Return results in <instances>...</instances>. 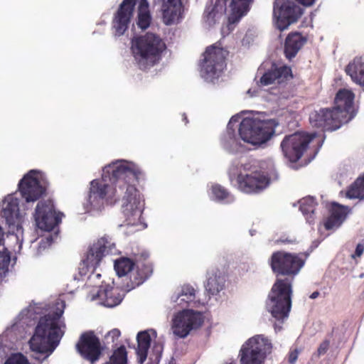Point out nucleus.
<instances>
[{"label": "nucleus", "mask_w": 364, "mask_h": 364, "mask_svg": "<svg viewBox=\"0 0 364 364\" xmlns=\"http://www.w3.org/2000/svg\"><path fill=\"white\" fill-rule=\"evenodd\" d=\"M140 174L139 168L132 162L121 160L105 166L101 179L90 182V191L83 207L85 212L99 213L106 205L115 204L122 197L124 226L141 225L144 200L134 183Z\"/></svg>", "instance_id": "obj_1"}, {"label": "nucleus", "mask_w": 364, "mask_h": 364, "mask_svg": "<svg viewBox=\"0 0 364 364\" xmlns=\"http://www.w3.org/2000/svg\"><path fill=\"white\" fill-rule=\"evenodd\" d=\"M65 302L55 312L41 317L29 341L31 357L42 363L58 346L64 332L61 330L65 325L61 320L64 312Z\"/></svg>", "instance_id": "obj_2"}, {"label": "nucleus", "mask_w": 364, "mask_h": 364, "mask_svg": "<svg viewBox=\"0 0 364 364\" xmlns=\"http://www.w3.org/2000/svg\"><path fill=\"white\" fill-rule=\"evenodd\" d=\"M231 181L236 179L237 188L246 193H259L266 188L270 181L277 180L278 173L272 160L261 162L244 163L238 159L232 161L229 168Z\"/></svg>", "instance_id": "obj_3"}, {"label": "nucleus", "mask_w": 364, "mask_h": 364, "mask_svg": "<svg viewBox=\"0 0 364 364\" xmlns=\"http://www.w3.org/2000/svg\"><path fill=\"white\" fill-rule=\"evenodd\" d=\"M293 278L277 279L269 293L266 307L278 323H274L276 331L282 329L281 324L289 316L291 307Z\"/></svg>", "instance_id": "obj_4"}, {"label": "nucleus", "mask_w": 364, "mask_h": 364, "mask_svg": "<svg viewBox=\"0 0 364 364\" xmlns=\"http://www.w3.org/2000/svg\"><path fill=\"white\" fill-rule=\"evenodd\" d=\"M132 52L141 70H145L159 63L166 46L156 34L147 33L132 39Z\"/></svg>", "instance_id": "obj_5"}, {"label": "nucleus", "mask_w": 364, "mask_h": 364, "mask_svg": "<svg viewBox=\"0 0 364 364\" xmlns=\"http://www.w3.org/2000/svg\"><path fill=\"white\" fill-rule=\"evenodd\" d=\"M278 124L275 119L245 117L240 122L238 132L241 139L245 142L261 145L272 138Z\"/></svg>", "instance_id": "obj_6"}, {"label": "nucleus", "mask_w": 364, "mask_h": 364, "mask_svg": "<svg viewBox=\"0 0 364 364\" xmlns=\"http://www.w3.org/2000/svg\"><path fill=\"white\" fill-rule=\"evenodd\" d=\"M117 252L115 244L108 237H102L91 245L87 252L86 257L82 259L79 267L78 275L73 276L74 280L80 281L87 274L91 269L95 271L100 265L103 257L106 255L115 254Z\"/></svg>", "instance_id": "obj_7"}, {"label": "nucleus", "mask_w": 364, "mask_h": 364, "mask_svg": "<svg viewBox=\"0 0 364 364\" xmlns=\"http://www.w3.org/2000/svg\"><path fill=\"white\" fill-rule=\"evenodd\" d=\"M228 51L215 45L208 47L203 53L200 73L207 82H213L220 77L226 67L225 58Z\"/></svg>", "instance_id": "obj_8"}, {"label": "nucleus", "mask_w": 364, "mask_h": 364, "mask_svg": "<svg viewBox=\"0 0 364 364\" xmlns=\"http://www.w3.org/2000/svg\"><path fill=\"white\" fill-rule=\"evenodd\" d=\"M48 181L44 173L31 170L20 180L18 191L26 204L38 200L46 191Z\"/></svg>", "instance_id": "obj_9"}, {"label": "nucleus", "mask_w": 364, "mask_h": 364, "mask_svg": "<svg viewBox=\"0 0 364 364\" xmlns=\"http://www.w3.org/2000/svg\"><path fill=\"white\" fill-rule=\"evenodd\" d=\"M272 347L270 341L262 335L249 338L240 350L241 364H262Z\"/></svg>", "instance_id": "obj_10"}, {"label": "nucleus", "mask_w": 364, "mask_h": 364, "mask_svg": "<svg viewBox=\"0 0 364 364\" xmlns=\"http://www.w3.org/2000/svg\"><path fill=\"white\" fill-rule=\"evenodd\" d=\"M316 134L295 132L286 136L282 141L280 147L285 158L291 162L299 160L309 143L316 137Z\"/></svg>", "instance_id": "obj_11"}, {"label": "nucleus", "mask_w": 364, "mask_h": 364, "mask_svg": "<svg viewBox=\"0 0 364 364\" xmlns=\"http://www.w3.org/2000/svg\"><path fill=\"white\" fill-rule=\"evenodd\" d=\"M1 216L8 225V233L16 236L19 241L23 237L22 223L23 215L19 211V200L12 195H8L3 202Z\"/></svg>", "instance_id": "obj_12"}, {"label": "nucleus", "mask_w": 364, "mask_h": 364, "mask_svg": "<svg viewBox=\"0 0 364 364\" xmlns=\"http://www.w3.org/2000/svg\"><path fill=\"white\" fill-rule=\"evenodd\" d=\"M304 264V261L295 254L279 251L273 253L271 257V267L274 273L292 276L291 278L293 279Z\"/></svg>", "instance_id": "obj_13"}, {"label": "nucleus", "mask_w": 364, "mask_h": 364, "mask_svg": "<svg viewBox=\"0 0 364 364\" xmlns=\"http://www.w3.org/2000/svg\"><path fill=\"white\" fill-rule=\"evenodd\" d=\"M273 14L278 29L284 31L298 21L303 9L291 0H274Z\"/></svg>", "instance_id": "obj_14"}, {"label": "nucleus", "mask_w": 364, "mask_h": 364, "mask_svg": "<svg viewBox=\"0 0 364 364\" xmlns=\"http://www.w3.org/2000/svg\"><path fill=\"white\" fill-rule=\"evenodd\" d=\"M60 215L63 213H56L52 200H40L34 213L36 225L39 229L50 232L60 223Z\"/></svg>", "instance_id": "obj_15"}, {"label": "nucleus", "mask_w": 364, "mask_h": 364, "mask_svg": "<svg viewBox=\"0 0 364 364\" xmlns=\"http://www.w3.org/2000/svg\"><path fill=\"white\" fill-rule=\"evenodd\" d=\"M203 322L200 313L193 310H183L173 320V333L179 338H185L192 329L199 328Z\"/></svg>", "instance_id": "obj_16"}, {"label": "nucleus", "mask_w": 364, "mask_h": 364, "mask_svg": "<svg viewBox=\"0 0 364 364\" xmlns=\"http://www.w3.org/2000/svg\"><path fill=\"white\" fill-rule=\"evenodd\" d=\"M309 122L314 127L322 128L327 131H335L343 124L342 118H340L332 108L314 110L309 114Z\"/></svg>", "instance_id": "obj_17"}, {"label": "nucleus", "mask_w": 364, "mask_h": 364, "mask_svg": "<svg viewBox=\"0 0 364 364\" xmlns=\"http://www.w3.org/2000/svg\"><path fill=\"white\" fill-rule=\"evenodd\" d=\"M258 72L262 73L259 82L261 86L272 85L275 81L281 83L284 80L292 77L291 70L289 67L278 66L276 63L272 62H266L262 64L258 69Z\"/></svg>", "instance_id": "obj_18"}, {"label": "nucleus", "mask_w": 364, "mask_h": 364, "mask_svg": "<svg viewBox=\"0 0 364 364\" xmlns=\"http://www.w3.org/2000/svg\"><path fill=\"white\" fill-rule=\"evenodd\" d=\"M355 95L346 89L340 90L334 99L335 106L332 108L343 124L348 123L356 115V110L353 106Z\"/></svg>", "instance_id": "obj_19"}, {"label": "nucleus", "mask_w": 364, "mask_h": 364, "mask_svg": "<svg viewBox=\"0 0 364 364\" xmlns=\"http://www.w3.org/2000/svg\"><path fill=\"white\" fill-rule=\"evenodd\" d=\"M75 347L84 359L92 363L99 359L101 354L100 339L92 331L83 333Z\"/></svg>", "instance_id": "obj_20"}, {"label": "nucleus", "mask_w": 364, "mask_h": 364, "mask_svg": "<svg viewBox=\"0 0 364 364\" xmlns=\"http://www.w3.org/2000/svg\"><path fill=\"white\" fill-rule=\"evenodd\" d=\"M136 0H123L112 21L114 35L122 36L128 28Z\"/></svg>", "instance_id": "obj_21"}, {"label": "nucleus", "mask_w": 364, "mask_h": 364, "mask_svg": "<svg viewBox=\"0 0 364 364\" xmlns=\"http://www.w3.org/2000/svg\"><path fill=\"white\" fill-rule=\"evenodd\" d=\"M124 294H121L117 289L109 285H101L95 293L92 294V299H99L101 304L109 308L119 305L123 300Z\"/></svg>", "instance_id": "obj_22"}, {"label": "nucleus", "mask_w": 364, "mask_h": 364, "mask_svg": "<svg viewBox=\"0 0 364 364\" xmlns=\"http://www.w3.org/2000/svg\"><path fill=\"white\" fill-rule=\"evenodd\" d=\"M154 3L161 4V11L166 25L173 24L180 17L183 9L181 0H154Z\"/></svg>", "instance_id": "obj_23"}, {"label": "nucleus", "mask_w": 364, "mask_h": 364, "mask_svg": "<svg viewBox=\"0 0 364 364\" xmlns=\"http://www.w3.org/2000/svg\"><path fill=\"white\" fill-rule=\"evenodd\" d=\"M227 10V0H210V4L207 5L203 13L205 24L211 27L219 23Z\"/></svg>", "instance_id": "obj_24"}, {"label": "nucleus", "mask_w": 364, "mask_h": 364, "mask_svg": "<svg viewBox=\"0 0 364 364\" xmlns=\"http://www.w3.org/2000/svg\"><path fill=\"white\" fill-rule=\"evenodd\" d=\"M196 290L190 284H185L178 287L171 297V301L174 306H178L183 310L189 306H193L195 304Z\"/></svg>", "instance_id": "obj_25"}, {"label": "nucleus", "mask_w": 364, "mask_h": 364, "mask_svg": "<svg viewBox=\"0 0 364 364\" xmlns=\"http://www.w3.org/2000/svg\"><path fill=\"white\" fill-rule=\"evenodd\" d=\"M351 209L348 206L341 205L337 203H333L330 215L324 222V227L327 230L338 229L346 220L347 215Z\"/></svg>", "instance_id": "obj_26"}, {"label": "nucleus", "mask_w": 364, "mask_h": 364, "mask_svg": "<svg viewBox=\"0 0 364 364\" xmlns=\"http://www.w3.org/2000/svg\"><path fill=\"white\" fill-rule=\"evenodd\" d=\"M225 277L218 269L208 270L205 283V291L210 296L217 295L225 287Z\"/></svg>", "instance_id": "obj_27"}, {"label": "nucleus", "mask_w": 364, "mask_h": 364, "mask_svg": "<svg viewBox=\"0 0 364 364\" xmlns=\"http://www.w3.org/2000/svg\"><path fill=\"white\" fill-rule=\"evenodd\" d=\"M251 1L252 0H231L229 5L230 10L228 25L229 30H232L233 25L247 13Z\"/></svg>", "instance_id": "obj_28"}, {"label": "nucleus", "mask_w": 364, "mask_h": 364, "mask_svg": "<svg viewBox=\"0 0 364 364\" xmlns=\"http://www.w3.org/2000/svg\"><path fill=\"white\" fill-rule=\"evenodd\" d=\"M306 38L299 33H293L287 36L284 43V54L286 58L291 60L306 43Z\"/></svg>", "instance_id": "obj_29"}, {"label": "nucleus", "mask_w": 364, "mask_h": 364, "mask_svg": "<svg viewBox=\"0 0 364 364\" xmlns=\"http://www.w3.org/2000/svg\"><path fill=\"white\" fill-rule=\"evenodd\" d=\"M150 332L156 336V331L153 329L140 331L136 336L137 349L136 354L139 363H143L146 358L148 350L151 346V337Z\"/></svg>", "instance_id": "obj_30"}, {"label": "nucleus", "mask_w": 364, "mask_h": 364, "mask_svg": "<svg viewBox=\"0 0 364 364\" xmlns=\"http://www.w3.org/2000/svg\"><path fill=\"white\" fill-rule=\"evenodd\" d=\"M346 73L352 80L360 86H364V58L356 57L346 66Z\"/></svg>", "instance_id": "obj_31"}, {"label": "nucleus", "mask_w": 364, "mask_h": 364, "mask_svg": "<svg viewBox=\"0 0 364 364\" xmlns=\"http://www.w3.org/2000/svg\"><path fill=\"white\" fill-rule=\"evenodd\" d=\"M151 274L152 269L151 266L143 264L141 267H139V264H137L136 272H132L130 275V284H127V291H129L143 284Z\"/></svg>", "instance_id": "obj_32"}, {"label": "nucleus", "mask_w": 364, "mask_h": 364, "mask_svg": "<svg viewBox=\"0 0 364 364\" xmlns=\"http://www.w3.org/2000/svg\"><path fill=\"white\" fill-rule=\"evenodd\" d=\"M299 210L305 217L306 223L314 225L315 222V209L317 203L315 198L311 196L303 198L299 201Z\"/></svg>", "instance_id": "obj_33"}, {"label": "nucleus", "mask_w": 364, "mask_h": 364, "mask_svg": "<svg viewBox=\"0 0 364 364\" xmlns=\"http://www.w3.org/2000/svg\"><path fill=\"white\" fill-rule=\"evenodd\" d=\"M4 232L0 225V281L6 277L9 272V265L11 261L10 254L4 247Z\"/></svg>", "instance_id": "obj_34"}, {"label": "nucleus", "mask_w": 364, "mask_h": 364, "mask_svg": "<svg viewBox=\"0 0 364 364\" xmlns=\"http://www.w3.org/2000/svg\"><path fill=\"white\" fill-rule=\"evenodd\" d=\"M213 199L223 203H230L235 200V198L225 188L215 184L212 186Z\"/></svg>", "instance_id": "obj_35"}, {"label": "nucleus", "mask_w": 364, "mask_h": 364, "mask_svg": "<svg viewBox=\"0 0 364 364\" xmlns=\"http://www.w3.org/2000/svg\"><path fill=\"white\" fill-rule=\"evenodd\" d=\"M41 313V307L38 304H30L27 308L23 309L18 315L20 321L23 323L28 324V322L38 318V315Z\"/></svg>", "instance_id": "obj_36"}, {"label": "nucleus", "mask_w": 364, "mask_h": 364, "mask_svg": "<svg viewBox=\"0 0 364 364\" xmlns=\"http://www.w3.org/2000/svg\"><path fill=\"white\" fill-rule=\"evenodd\" d=\"M134 265L133 260L122 257L114 262V267L118 277H122L130 272L134 269Z\"/></svg>", "instance_id": "obj_37"}, {"label": "nucleus", "mask_w": 364, "mask_h": 364, "mask_svg": "<svg viewBox=\"0 0 364 364\" xmlns=\"http://www.w3.org/2000/svg\"><path fill=\"white\" fill-rule=\"evenodd\" d=\"M350 199H364V176L358 178L349 188L346 193Z\"/></svg>", "instance_id": "obj_38"}, {"label": "nucleus", "mask_w": 364, "mask_h": 364, "mask_svg": "<svg viewBox=\"0 0 364 364\" xmlns=\"http://www.w3.org/2000/svg\"><path fill=\"white\" fill-rule=\"evenodd\" d=\"M127 352L124 346H121L114 350L109 358V360L105 364H127Z\"/></svg>", "instance_id": "obj_39"}, {"label": "nucleus", "mask_w": 364, "mask_h": 364, "mask_svg": "<svg viewBox=\"0 0 364 364\" xmlns=\"http://www.w3.org/2000/svg\"><path fill=\"white\" fill-rule=\"evenodd\" d=\"M227 135L228 130H226V132L221 136L220 143L223 148L229 153H235L239 151L241 147V144L239 139L236 136L235 132H234V139L237 143V146L235 147L231 146L232 141L228 136H227Z\"/></svg>", "instance_id": "obj_40"}, {"label": "nucleus", "mask_w": 364, "mask_h": 364, "mask_svg": "<svg viewBox=\"0 0 364 364\" xmlns=\"http://www.w3.org/2000/svg\"><path fill=\"white\" fill-rule=\"evenodd\" d=\"M163 350L164 346L162 343H155L151 349L149 361L147 364H159L162 356Z\"/></svg>", "instance_id": "obj_41"}, {"label": "nucleus", "mask_w": 364, "mask_h": 364, "mask_svg": "<svg viewBox=\"0 0 364 364\" xmlns=\"http://www.w3.org/2000/svg\"><path fill=\"white\" fill-rule=\"evenodd\" d=\"M240 118L241 117L238 114L232 116L230 118L226 129V130H228L227 136H228L232 141V144L231 146L234 147L237 146V143L234 139V132H235V127H237V125H235V124L239 122Z\"/></svg>", "instance_id": "obj_42"}, {"label": "nucleus", "mask_w": 364, "mask_h": 364, "mask_svg": "<svg viewBox=\"0 0 364 364\" xmlns=\"http://www.w3.org/2000/svg\"><path fill=\"white\" fill-rule=\"evenodd\" d=\"M151 19L150 12L138 13L137 25L140 28L144 30L149 26Z\"/></svg>", "instance_id": "obj_43"}, {"label": "nucleus", "mask_w": 364, "mask_h": 364, "mask_svg": "<svg viewBox=\"0 0 364 364\" xmlns=\"http://www.w3.org/2000/svg\"><path fill=\"white\" fill-rule=\"evenodd\" d=\"M58 237V232L56 231L53 234H49L45 238H43L38 245V250L40 251L41 249H46L53 242H54Z\"/></svg>", "instance_id": "obj_44"}, {"label": "nucleus", "mask_w": 364, "mask_h": 364, "mask_svg": "<svg viewBox=\"0 0 364 364\" xmlns=\"http://www.w3.org/2000/svg\"><path fill=\"white\" fill-rule=\"evenodd\" d=\"M4 364H29L27 358L21 353H16L9 357Z\"/></svg>", "instance_id": "obj_45"}, {"label": "nucleus", "mask_w": 364, "mask_h": 364, "mask_svg": "<svg viewBox=\"0 0 364 364\" xmlns=\"http://www.w3.org/2000/svg\"><path fill=\"white\" fill-rule=\"evenodd\" d=\"M328 347H329V341L327 340L323 341L320 344L319 347L318 348V350H317L318 355L320 356L321 355H324L327 352Z\"/></svg>", "instance_id": "obj_46"}, {"label": "nucleus", "mask_w": 364, "mask_h": 364, "mask_svg": "<svg viewBox=\"0 0 364 364\" xmlns=\"http://www.w3.org/2000/svg\"><path fill=\"white\" fill-rule=\"evenodd\" d=\"M141 12H149V2L147 0H140L139 1L138 13Z\"/></svg>", "instance_id": "obj_47"}, {"label": "nucleus", "mask_w": 364, "mask_h": 364, "mask_svg": "<svg viewBox=\"0 0 364 364\" xmlns=\"http://www.w3.org/2000/svg\"><path fill=\"white\" fill-rule=\"evenodd\" d=\"M299 351L297 349L292 350L289 353V362L291 364H294L297 360Z\"/></svg>", "instance_id": "obj_48"}, {"label": "nucleus", "mask_w": 364, "mask_h": 364, "mask_svg": "<svg viewBox=\"0 0 364 364\" xmlns=\"http://www.w3.org/2000/svg\"><path fill=\"white\" fill-rule=\"evenodd\" d=\"M364 252V246L363 245L359 243L357 245L355 250L354 255H352L353 257H360Z\"/></svg>", "instance_id": "obj_49"}, {"label": "nucleus", "mask_w": 364, "mask_h": 364, "mask_svg": "<svg viewBox=\"0 0 364 364\" xmlns=\"http://www.w3.org/2000/svg\"><path fill=\"white\" fill-rule=\"evenodd\" d=\"M107 335L108 336H111L112 338V341H114V338H117L120 336V331L119 330L114 328L110 331Z\"/></svg>", "instance_id": "obj_50"}, {"label": "nucleus", "mask_w": 364, "mask_h": 364, "mask_svg": "<svg viewBox=\"0 0 364 364\" xmlns=\"http://www.w3.org/2000/svg\"><path fill=\"white\" fill-rule=\"evenodd\" d=\"M296 242L295 239H289L288 237L284 238L281 237L279 240H277V242H281L284 244H292Z\"/></svg>", "instance_id": "obj_51"}, {"label": "nucleus", "mask_w": 364, "mask_h": 364, "mask_svg": "<svg viewBox=\"0 0 364 364\" xmlns=\"http://www.w3.org/2000/svg\"><path fill=\"white\" fill-rule=\"evenodd\" d=\"M101 277V274L97 273V274H94V271H92V274L88 277V280L90 282H92L95 278H97V279H100Z\"/></svg>", "instance_id": "obj_52"}, {"label": "nucleus", "mask_w": 364, "mask_h": 364, "mask_svg": "<svg viewBox=\"0 0 364 364\" xmlns=\"http://www.w3.org/2000/svg\"><path fill=\"white\" fill-rule=\"evenodd\" d=\"M320 293L319 291H314L310 296V299H316L318 296H319Z\"/></svg>", "instance_id": "obj_53"}, {"label": "nucleus", "mask_w": 364, "mask_h": 364, "mask_svg": "<svg viewBox=\"0 0 364 364\" xmlns=\"http://www.w3.org/2000/svg\"><path fill=\"white\" fill-rule=\"evenodd\" d=\"M321 241L319 240H314L312 242V244H311V247L312 248H316L318 245L320 244Z\"/></svg>", "instance_id": "obj_54"}, {"label": "nucleus", "mask_w": 364, "mask_h": 364, "mask_svg": "<svg viewBox=\"0 0 364 364\" xmlns=\"http://www.w3.org/2000/svg\"><path fill=\"white\" fill-rule=\"evenodd\" d=\"M183 120L186 122V124H187L188 123V119H187V117H186V114H183Z\"/></svg>", "instance_id": "obj_55"}, {"label": "nucleus", "mask_w": 364, "mask_h": 364, "mask_svg": "<svg viewBox=\"0 0 364 364\" xmlns=\"http://www.w3.org/2000/svg\"><path fill=\"white\" fill-rule=\"evenodd\" d=\"M321 145H322V143L319 145L318 148V149H317V150L315 151V154H314V155L313 156V157L311 158V159H313L315 157L316 154L318 153V149H319V148L321 147Z\"/></svg>", "instance_id": "obj_56"}, {"label": "nucleus", "mask_w": 364, "mask_h": 364, "mask_svg": "<svg viewBox=\"0 0 364 364\" xmlns=\"http://www.w3.org/2000/svg\"><path fill=\"white\" fill-rule=\"evenodd\" d=\"M255 232H256V231H255V230H250V235H251L252 236H253V235L255 234Z\"/></svg>", "instance_id": "obj_57"}, {"label": "nucleus", "mask_w": 364, "mask_h": 364, "mask_svg": "<svg viewBox=\"0 0 364 364\" xmlns=\"http://www.w3.org/2000/svg\"><path fill=\"white\" fill-rule=\"evenodd\" d=\"M142 257H144V258H146V257H148V254L142 253Z\"/></svg>", "instance_id": "obj_58"}, {"label": "nucleus", "mask_w": 364, "mask_h": 364, "mask_svg": "<svg viewBox=\"0 0 364 364\" xmlns=\"http://www.w3.org/2000/svg\"><path fill=\"white\" fill-rule=\"evenodd\" d=\"M247 93L248 94H251L252 93V90L251 89L248 90Z\"/></svg>", "instance_id": "obj_59"}, {"label": "nucleus", "mask_w": 364, "mask_h": 364, "mask_svg": "<svg viewBox=\"0 0 364 364\" xmlns=\"http://www.w3.org/2000/svg\"><path fill=\"white\" fill-rule=\"evenodd\" d=\"M22 240L23 239L21 238V243H20V245H19V247L21 248V245H22Z\"/></svg>", "instance_id": "obj_60"}, {"label": "nucleus", "mask_w": 364, "mask_h": 364, "mask_svg": "<svg viewBox=\"0 0 364 364\" xmlns=\"http://www.w3.org/2000/svg\"><path fill=\"white\" fill-rule=\"evenodd\" d=\"M136 230H139V228H136ZM135 231V230H134ZM130 232H134V230H130Z\"/></svg>", "instance_id": "obj_61"}]
</instances>
